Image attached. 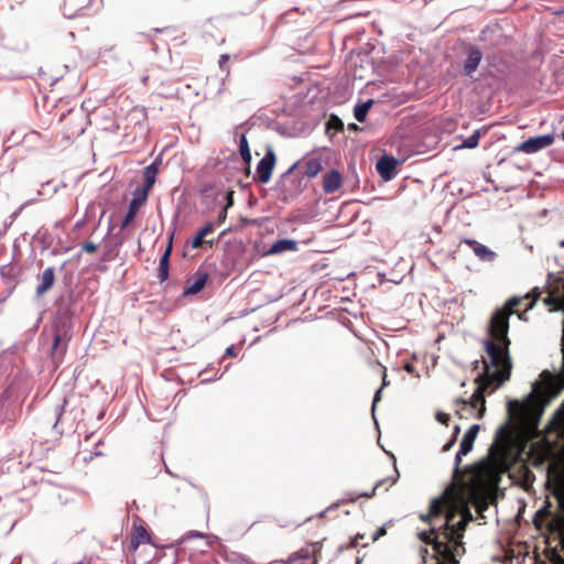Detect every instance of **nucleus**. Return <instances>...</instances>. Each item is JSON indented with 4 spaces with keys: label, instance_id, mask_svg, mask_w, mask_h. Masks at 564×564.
Wrapping results in <instances>:
<instances>
[{
    "label": "nucleus",
    "instance_id": "obj_1",
    "mask_svg": "<svg viewBox=\"0 0 564 564\" xmlns=\"http://www.w3.org/2000/svg\"><path fill=\"white\" fill-rule=\"evenodd\" d=\"M441 516L445 517L444 523L438 529L433 524L430 531L419 533V538L433 546L436 564H457L453 550L473 516L465 497L457 492L455 486L447 487L441 497L433 499L429 513L421 514V519L432 522Z\"/></svg>",
    "mask_w": 564,
    "mask_h": 564
},
{
    "label": "nucleus",
    "instance_id": "obj_2",
    "mask_svg": "<svg viewBox=\"0 0 564 564\" xmlns=\"http://www.w3.org/2000/svg\"><path fill=\"white\" fill-rule=\"evenodd\" d=\"M510 312L498 308L491 316L488 333L490 339L485 341V350L490 358V365L495 368H502L499 376L502 380H509L511 376L512 361L509 354L511 340L508 337Z\"/></svg>",
    "mask_w": 564,
    "mask_h": 564
},
{
    "label": "nucleus",
    "instance_id": "obj_3",
    "mask_svg": "<svg viewBox=\"0 0 564 564\" xmlns=\"http://www.w3.org/2000/svg\"><path fill=\"white\" fill-rule=\"evenodd\" d=\"M479 430L478 424H473L466 431L460 442L459 451L455 457L453 484L449 487L455 486L457 492H462L463 497L474 491L485 480L488 473V467L482 464L460 469L462 456L467 455L473 449Z\"/></svg>",
    "mask_w": 564,
    "mask_h": 564
},
{
    "label": "nucleus",
    "instance_id": "obj_4",
    "mask_svg": "<svg viewBox=\"0 0 564 564\" xmlns=\"http://www.w3.org/2000/svg\"><path fill=\"white\" fill-rule=\"evenodd\" d=\"M484 362L482 372L477 376L475 379V383L477 388L473 393L469 401L465 399H457L456 403L462 404L464 409L469 405L471 409H477V417L481 419L486 412V400L485 393L489 391L494 383H497V387L505 383L507 380H502L499 373L502 371V368H496V371L490 372V365L487 361Z\"/></svg>",
    "mask_w": 564,
    "mask_h": 564
},
{
    "label": "nucleus",
    "instance_id": "obj_5",
    "mask_svg": "<svg viewBox=\"0 0 564 564\" xmlns=\"http://www.w3.org/2000/svg\"><path fill=\"white\" fill-rule=\"evenodd\" d=\"M551 508V502L545 501L544 507L535 512L533 523L538 530L545 529L549 533H555L561 528V519L558 516L553 514Z\"/></svg>",
    "mask_w": 564,
    "mask_h": 564
},
{
    "label": "nucleus",
    "instance_id": "obj_6",
    "mask_svg": "<svg viewBox=\"0 0 564 564\" xmlns=\"http://www.w3.org/2000/svg\"><path fill=\"white\" fill-rule=\"evenodd\" d=\"M85 118L80 111L69 110L61 118L62 130L66 139H74L85 132Z\"/></svg>",
    "mask_w": 564,
    "mask_h": 564
},
{
    "label": "nucleus",
    "instance_id": "obj_7",
    "mask_svg": "<svg viewBox=\"0 0 564 564\" xmlns=\"http://www.w3.org/2000/svg\"><path fill=\"white\" fill-rule=\"evenodd\" d=\"M52 345L50 349V355L52 357L53 362L57 366L62 362L66 350L67 345L70 339L67 332L64 327L56 326L51 330Z\"/></svg>",
    "mask_w": 564,
    "mask_h": 564
},
{
    "label": "nucleus",
    "instance_id": "obj_8",
    "mask_svg": "<svg viewBox=\"0 0 564 564\" xmlns=\"http://www.w3.org/2000/svg\"><path fill=\"white\" fill-rule=\"evenodd\" d=\"M553 142H554L553 134L538 135V137H533V138H530L523 142H521L516 148V151L527 153V154H532L542 149L550 147Z\"/></svg>",
    "mask_w": 564,
    "mask_h": 564
},
{
    "label": "nucleus",
    "instance_id": "obj_9",
    "mask_svg": "<svg viewBox=\"0 0 564 564\" xmlns=\"http://www.w3.org/2000/svg\"><path fill=\"white\" fill-rule=\"evenodd\" d=\"M276 162V156L274 151L270 148L268 149L264 156L259 161L257 165V180L267 184L271 180L272 171L274 169Z\"/></svg>",
    "mask_w": 564,
    "mask_h": 564
},
{
    "label": "nucleus",
    "instance_id": "obj_10",
    "mask_svg": "<svg viewBox=\"0 0 564 564\" xmlns=\"http://www.w3.org/2000/svg\"><path fill=\"white\" fill-rule=\"evenodd\" d=\"M319 551V543L307 545L291 555L286 561V564H317V553Z\"/></svg>",
    "mask_w": 564,
    "mask_h": 564
},
{
    "label": "nucleus",
    "instance_id": "obj_11",
    "mask_svg": "<svg viewBox=\"0 0 564 564\" xmlns=\"http://www.w3.org/2000/svg\"><path fill=\"white\" fill-rule=\"evenodd\" d=\"M343 185V175L338 170H330L323 176V191L326 194L337 192Z\"/></svg>",
    "mask_w": 564,
    "mask_h": 564
},
{
    "label": "nucleus",
    "instance_id": "obj_12",
    "mask_svg": "<svg viewBox=\"0 0 564 564\" xmlns=\"http://www.w3.org/2000/svg\"><path fill=\"white\" fill-rule=\"evenodd\" d=\"M540 296V292L536 290H533L531 293H528L523 299L521 297H511L507 301L501 310H506L507 312H510V315H512L516 310L522 304L523 300H530V303L528 304L525 310H530L533 307L534 303Z\"/></svg>",
    "mask_w": 564,
    "mask_h": 564
},
{
    "label": "nucleus",
    "instance_id": "obj_13",
    "mask_svg": "<svg viewBox=\"0 0 564 564\" xmlns=\"http://www.w3.org/2000/svg\"><path fill=\"white\" fill-rule=\"evenodd\" d=\"M481 59V51L476 46H470L467 51V58L464 63V74L470 76L478 68Z\"/></svg>",
    "mask_w": 564,
    "mask_h": 564
},
{
    "label": "nucleus",
    "instance_id": "obj_14",
    "mask_svg": "<svg viewBox=\"0 0 564 564\" xmlns=\"http://www.w3.org/2000/svg\"><path fill=\"white\" fill-rule=\"evenodd\" d=\"M462 242L467 245L468 247H470L473 249L474 253L480 260L491 261V260H494V258L496 256L494 251H491L489 248H487L486 246L479 243L478 241H476L474 239L465 238L462 240Z\"/></svg>",
    "mask_w": 564,
    "mask_h": 564
},
{
    "label": "nucleus",
    "instance_id": "obj_15",
    "mask_svg": "<svg viewBox=\"0 0 564 564\" xmlns=\"http://www.w3.org/2000/svg\"><path fill=\"white\" fill-rule=\"evenodd\" d=\"M398 161L392 158L384 155L377 162V171L384 180H390L397 167Z\"/></svg>",
    "mask_w": 564,
    "mask_h": 564
},
{
    "label": "nucleus",
    "instance_id": "obj_16",
    "mask_svg": "<svg viewBox=\"0 0 564 564\" xmlns=\"http://www.w3.org/2000/svg\"><path fill=\"white\" fill-rule=\"evenodd\" d=\"M145 200H147V197H144L142 195L132 198V200L129 204L128 212L122 220L121 229L127 228L133 221V219L135 218V216L138 214L139 208L144 204Z\"/></svg>",
    "mask_w": 564,
    "mask_h": 564
},
{
    "label": "nucleus",
    "instance_id": "obj_17",
    "mask_svg": "<svg viewBox=\"0 0 564 564\" xmlns=\"http://www.w3.org/2000/svg\"><path fill=\"white\" fill-rule=\"evenodd\" d=\"M510 441V432L507 426H500L495 436V444L491 446L490 452L494 454L495 452H499V454H503L506 446Z\"/></svg>",
    "mask_w": 564,
    "mask_h": 564
},
{
    "label": "nucleus",
    "instance_id": "obj_18",
    "mask_svg": "<svg viewBox=\"0 0 564 564\" xmlns=\"http://www.w3.org/2000/svg\"><path fill=\"white\" fill-rule=\"evenodd\" d=\"M55 281V272L53 268H46L41 275V283L36 286V295L42 296L52 289Z\"/></svg>",
    "mask_w": 564,
    "mask_h": 564
},
{
    "label": "nucleus",
    "instance_id": "obj_19",
    "mask_svg": "<svg viewBox=\"0 0 564 564\" xmlns=\"http://www.w3.org/2000/svg\"><path fill=\"white\" fill-rule=\"evenodd\" d=\"M297 242L292 239H280L273 242L265 254H279L285 251H295Z\"/></svg>",
    "mask_w": 564,
    "mask_h": 564
},
{
    "label": "nucleus",
    "instance_id": "obj_20",
    "mask_svg": "<svg viewBox=\"0 0 564 564\" xmlns=\"http://www.w3.org/2000/svg\"><path fill=\"white\" fill-rule=\"evenodd\" d=\"M156 174H158V167L155 166L154 163H152L151 165H149L144 169V172H143L144 188L142 192V196H144V197L148 196V192L152 188V186L155 183Z\"/></svg>",
    "mask_w": 564,
    "mask_h": 564
},
{
    "label": "nucleus",
    "instance_id": "obj_21",
    "mask_svg": "<svg viewBox=\"0 0 564 564\" xmlns=\"http://www.w3.org/2000/svg\"><path fill=\"white\" fill-rule=\"evenodd\" d=\"M150 533L144 527H133L131 543L134 547H138L139 544L150 543Z\"/></svg>",
    "mask_w": 564,
    "mask_h": 564
},
{
    "label": "nucleus",
    "instance_id": "obj_22",
    "mask_svg": "<svg viewBox=\"0 0 564 564\" xmlns=\"http://www.w3.org/2000/svg\"><path fill=\"white\" fill-rule=\"evenodd\" d=\"M206 281H207V275L199 274L193 283H191L189 285H187L185 288L184 294L185 295L197 294L198 292H200L204 289Z\"/></svg>",
    "mask_w": 564,
    "mask_h": 564
},
{
    "label": "nucleus",
    "instance_id": "obj_23",
    "mask_svg": "<svg viewBox=\"0 0 564 564\" xmlns=\"http://www.w3.org/2000/svg\"><path fill=\"white\" fill-rule=\"evenodd\" d=\"M323 170V163L321 159H310L305 162V174L308 177H315Z\"/></svg>",
    "mask_w": 564,
    "mask_h": 564
},
{
    "label": "nucleus",
    "instance_id": "obj_24",
    "mask_svg": "<svg viewBox=\"0 0 564 564\" xmlns=\"http://www.w3.org/2000/svg\"><path fill=\"white\" fill-rule=\"evenodd\" d=\"M372 106V100H368L367 102L357 105L354 109V116L359 122H364L366 120L367 113Z\"/></svg>",
    "mask_w": 564,
    "mask_h": 564
},
{
    "label": "nucleus",
    "instance_id": "obj_25",
    "mask_svg": "<svg viewBox=\"0 0 564 564\" xmlns=\"http://www.w3.org/2000/svg\"><path fill=\"white\" fill-rule=\"evenodd\" d=\"M169 257H170V248L162 256L159 267V278L161 281H165L169 276Z\"/></svg>",
    "mask_w": 564,
    "mask_h": 564
},
{
    "label": "nucleus",
    "instance_id": "obj_26",
    "mask_svg": "<svg viewBox=\"0 0 564 564\" xmlns=\"http://www.w3.org/2000/svg\"><path fill=\"white\" fill-rule=\"evenodd\" d=\"M389 480H390V485H393V484H395V481H397V477H394V478L381 479V480H379V481L375 485V487L372 488V490H371V491H369V492H361V494H359L356 498H351L350 500H351V501H356V499H357V498H360V497H362V498H372V497L376 495V491H377V490H378V489H379L383 484L388 482Z\"/></svg>",
    "mask_w": 564,
    "mask_h": 564
},
{
    "label": "nucleus",
    "instance_id": "obj_27",
    "mask_svg": "<svg viewBox=\"0 0 564 564\" xmlns=\"http://www.w3.org/2000/svg\"><path fill=\"white\" fill-rule=\"evenodd\" d=\"M480 130H476L470 137L464 140L463 144L455 147V149H474L478 145L480 139Z\"/></svg>",
    "mask_w": 564,
    "mask_h": 564
},
{
    "label": "nucleus",
    "instance_id": "obj_28",
    "mask_svg": "<svg viewBox=\"0 0 564 564\" xmlns=\"http://www.w3.org/2000/svg\"><path fill=\"white\" fill-rule=\"evenodd\" d=\"M240 155L242 158V160L247 163H249L251 161V152H250V149H249V144H248V140L246 138V135H241V139H240Z\"/></svg>",
    "mask_w": 564,
    "mask_h": 564
},
{
    "label": "nucleus",
    "instance_id": "obj_29",
    "mask_svg": "<svg viewBox=\"0 0 564 564\" xmlns=\"http://www.w3.org/2000/svg\"><path fill=\"white\" fill-rule=\"evenodd\" d=\"M389 384V381L387 380V370L386 368L382 369V386L376 391L375 393V397H373V401H372V410H375L377 403L380 401L381 399V392H382V389L384 387H387Z\"/></svg>",
    "mask_w": 564,
    "mask_h": 564
},
{
    "label": "nucleus",
    "instance_id": "obj_30",
    "mask_svg": "<svg viewBox=\"0 0 564 564\" xmlns=\"http://www.w3.org/2000/svg\"><path fill=\"white\" fill-rule=\"evenodd\" d=\"M327 129L341 131L344 130V123L337 116H332L327 121Z\"/></svg>",
    "mask_w": 564,
    "mask_h": 564
},
{
    "label": "nucleus",
    "instance_id": "obj_31",
    "mask_svg": "<svg viewBox=\"0 0 564 564\" xmlns=\"http://www.w3.org/2000/svg\"><path fill=\"white\" fill-rule=\"evenodd\" d=\"M204 243H207V245L212 246V245L214 243V240H213V239H212V240H204V238H203V237H200V236L197 234V235L193 238L191 246H192V248H193V249H199V248H202V247H203V245H204Z\"/></svg>",
    "mask_w": 564,
    "mask_h": 564
},
{
    "label": "nucleus",
    "instance_id": "obj_32",
    "mask_svg": "<svg viewBox=\"0 0 564 564\" xmlns=\"http://www.w3.org/2000/svg\"><path fill=\"white\" fill-rule=\"evenodd\" d=\"M214 231V224L213 223H206L199 230L198 235L203 237L204 239L210 235Z\"/></svg>",
    "mask_w": 564,
    "mask_h": 564
},
{
    "label": "nucleus",
    "instance_id": "obj_33",
    "mask_svg": "<svg viewBox=\"0 0 564 564\" xmlns=\"http://www.w3.org/2000/svg\"><path fill=\"white\" fill-rule=\"evenodd\" d=\"M229 58L230 56L228 54H221L218 61L220 69L226 72L227 74H229V67L227 65Z\"/></svg>",
    "mask_w": 564,
    "mask_h": 564
},
{
    "label": "nucleus",
    "instance_id": "obj_34",
    "mask_svg": "<svg viewBox=\"0 0 564 564\" xmlns=\"http://www.w3.org/2000/svg\"><path fill=\"white\" fill-rule=\"evenodd\" d=\"M98 249V246L91 241H85L82 243V250L87 253H94Z\"/></svg>",
    "mask_w": 564,
    "mask_h": 564
},
{
    "label": "nucleus",
    "instance_id": "obj_35",
    "mask_svg": "<svg viewBox=\"0 0 564 564\" xmlns=\"http://www.w3.org/2000/svg\"><path fill=\"white\" fill-rule=\"evenodd\" d=\"M225 198L227 200L225 208L228 209L234 204V192L232 191L227 192Z\"/></svg>",
    "mask_w": 564,
    "mask_h": 564
},
{
    "label": "nucleus",
    "instance_id": "obj_36",
    "mask_svg": "<svg viewBox=\"0 0 564 564\" xmlns=\"http://www.w3.org/2000/svg\"><path fill=\"white\" fill-rule=\"evenodd\" d=\"M458 433H459V427L456 426L454 437L447 444L444 445L443 451H448L453 446V444L456 441V435Z\"/></svg>",
    "mask_w": 564,
    "mask_h": 564
},
{
    "label": "nucleus",
    "instance_id": "obj_37",
    "mask_svg": "<svg viewBox=\"0 0 564 564\" xmlns=\"http://www.w3.org/2000/svg\"><path fill=\"white\" fill-rule=\"evenodd\" d=\"M436 419L442 424H447V422L449 420V416L446 413L440 412V413L436 414Z\"/></svg>",
    "mask_w": 564,
    "mask_h": 564
},
{
    "label": "nucleus",
    "instance_id": "obj_38",
    "mask_svg": "<svg viewBox=\"0 0 564 564\" xmlns=\"http://www.w3.org/2000/svg\"><path fill=\"white\" fill-rule=\"evenodd\" d=\"M227 218V208H223L220 210V213L218 214V217H217V223L220 225L223 224Z\"/></svg>",
    "mask_w": 564,
    "mask_h": 564
},
{
    "label": "nucleus",
    "instance_id": "obj_39",
    "mask_svg": "<svg viewBox=\"0 0 564 564\" xmlns=\"http://www.w3.org/2000/svg\"><path fill=\"white\" fill-rule=\"evenodd\" d=\"M384 534H386V529L384 528H379L378 531L376 532L375 536H373V540H378L380 536H382Z\"/></svg>",
    "mask_w": 564,
    "mask_h": 564
},
{
    "label": "nucleus",
    "instance_id": "obj_40",
    "mask_svg": "<svg viewBox=\"0 0 564 564\" xmlns=\"http://www.w3.org/2000/svg\"><path fill=\"white\" fill-rule=\"evenodd\" d=\"M404 369L405 371H408L409 373H412L414 371V366L412 364H406L404 366Z\"/></svg>",
    "mask_w": 564,
    "mask_h": 564
},
{
    "label": "nucleus",
    "instance_id": "obj_41",
    "mask_svg": "<svg viewBox=\"0 0 564 564\" xmlns=\"http://www.w3.org/2000/svg\"><path fill=\"white\" fill-rule=\"evenodd\" d=\"M513 406H517V408H520L521 404L518 402V401H512L509 403V411L512 412V408Z\"/></svg>",
    "mask_w": 564,
    "mask_h": 564
},
{
    "label": "nucleus",
    "instance_id": "obj_42",
    "mask_svg": "<svg viewBox=\"0 0 564 564\" xmlns=\"http://www.w3.org/2000/svg\"><path fill=\"white\" fill-rule=\"evenodd\" d=\"M235 350H234V347H228L226 349V356H235Z\"/></svg>",
    "mask_w": 564,
    "mask_h": 564
},
{
    "label": "nucleus",
    "instance_id": "obj_43",
    "mask_svg": "<svg viewBox=\"0 0 564 564\" xmlns=\"http://www.w3.org/2000/svg\"><path fill=\"white\" fill-rule=\"evenodd\" d=\"M560 377H562L564 379V356H563L562 367L560 369Z\"/></svg>",
    "mask_w": 564,
    "mask_h": 564
},
{
    "label": "nucleus",
    "instance_id": "obj_44",
    "mask_svg": "<svg viewBox=\"0 0 564 564\" xmlns=\"http://www.w3.org/2000/svg\"><path fill=\"white\" fill-rule=\"evenodd\" d=\"M482 361H484V360H481V364L484 365V362H482ZM479 364H480V361H479V360L474 361V369H477V368H478V366H479Z\"/></svg>",
    "mask_w": 564,
    "mask_h": 564
},
{
    "label": "nucleus",
    "instance_id": "obj_45",
    "mask_svg": "<svg viewBox=\"0 0 564 564\" xmlns=\"http://www.w3.org/2000/svg\"><path fill=\"white\" fill-rule=\"evenodd\" d=\"M457 414L459 417H463V414L460 413V411H457Z\"/></svg>",
    "mask_w": 564,
    "mask_h": 564
},
{
    "label": "nucleus",
    "instance_id": "obj_46",
    "mask_svg": "<svg viewBox=\"0 0 564 564\" xmlns=\"http://www.w3.org/2000/svg\"><path fill=\"white\" fill-rule=\"evenodd\" d=\"M457 414L459 417H463V414L460 413V411H457Z\"/></svg>",
    "mask_w": 564,
    "mask_h": 564
},
{
    "label": "nucleus",
    "instance_id": "obj_47",
    "mask_svg": "<svg viewBox=\"0 0 564 564\" xmlns=\"http://www.w3.org/2000/svg\"><path fill=\"white\" fill-rule=\"evenodd\" d=\"M457 414L459 417H463V414L460 413V411H457Z\"/></svg>",
    "mask_w": 564,
    "mask_h": 564
}]
</instances>
